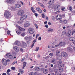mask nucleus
Returning <instances> with one entry per match:
<instances>
[{"instance_id":"1","label":"nucleus","mask_w":75,"mask_h":75,"mask_svg":"<svg viewBox=\"0 0 75 75\" xmlns=\"http://www.w3.org/2000/svg\"><path fill=\"white\" fill-rule=\"evenodd\" d=\"M15 25L16 27H17L18 28H19L20 30H18L16 31V33H17V34H20L21 33V31H25V29L24 28H22L20 27V26L18 25H17L16 23L15 24Z\"/></svg>"},{"instance_id":"2","label":"nucleus","mask_w":75,"mask_h":75,"mask_svg":"<svg viewBox=\"0 0 75 75\" xmlns=\"http://www.w3.org/2000/svg\"><path fill=\"white\" fill-rule=\"evenodd\" d=\"M11 15V13L8 10H7L5 11L4 13V16L5 18H8Z\"/></svg>"},{"instance_id":"3","label":"nucleus","mask_w":75,"mask_h":75,"mask_svg":"<svg viewBox=\"0 0 75 75\" xmlns=\"http://www.w3.org/2000/svg\"><path fill=\"white\" fill-rule=\"evenodd\" d=\"M6 56L8 58L11 59H14V57L10 53H8L6 54Z\"/></svg>"},{"instance_id":"4","label":"nucleus","mask_w":75,"mask_h":75,"mask_svg":"<svg viewBox=\"0 0 75 75\" xmlns=\"http://www.w3.org/2000/svg\"><path fill=\"white\" fill-rule=\"evenodd\" d=\"M59 7H60V5H56L54 8V10H58L56 12V13H60V11H59Z\"/></svg>"},{"instance_id":"5","label":"nucleus","mask_w":75,"mask_h":75,"mask_svg":"<svg viewBox=\"0 0 75 75\" xmlns=\"http://www.w3.org/2000/svg\"><path fill=\"white\" fill-rule=\"evenodd\" d=\"M28 30L30 34H34L35 32L34 29L33 28H30L28 29Z\"/></svg>"},{"instance_id":"6","label":"nucleus","mask_w":75,"mask_h":75,"mask_svg":"<svg viewBox=\"0 0 75 75\" xmlns=\"http://www.w3.org/2000/svg\"><path fill=\"white\" fill-rule=\"evenodd\" d=\"M23 14H24V11L23 10L19 11L17 13L18 16H21Z\"/></svg>"},{"instance_id":"7","label":"nucleus","mask_w":75,"mask_h":75,"mask_svg":"<svg viewBox=\"0 0 75 75\" xmlns=\"http://www.w3.org/2000/svg\"><path fill=\"white\" fill-rule=\"evenodd\" d=\"M62 56H63V57L65 58L68 57V54L66 52H62L61 54Z\"/></svg>"},{"instance_id":"8","label":"nucleus","mask_w":75,"mask_h":75,"mask_svg":"<svg viewBox=\"0 0 75 75\" xmlns=\"http://www.w3.org/2000/svg\"><path fill=\"white\" fill-rule=\"evenodd\" d=\"M56 20H60L62 19V16L60 15H58L56 16Z\"/></svg>"},{"instance_id":"9","label":"nucleus","mask_w":75,"mask_h":75,"mask_svg":"<svg viewBox=\"0 0 75 75\" xmlns=\"http://www.w3.org/2000/svg\"><path fill=\"white\" fill-rule=\"evenodd\" d=\"M27 18V15H24L21 17L20 20H24Z\"/></svg>"},{"instance_id":"10","label":"nucleus","mask_w":75,"mask_h":75,"mask_svg":"<svg viewBox=\"0 0 75 75\" xmlns=\"http://www.w3.org/2000/svg\"><path fill=\"white\" fill-rule=\"evenodd\" d=\"M14 7L16 8H18L21 7V4H17L15 5Z\"/></svg>"},{"instance_id":"11","label":"nucleus","mask_w":75,"mask_h":75,"mask_svg":"<svg viewBox=\"0 0 75 75\" xmlns=\"http://www.w3.org/2000/svg\"><path fill=\"white\" fill-rule=\"evenodd\" d=\"M2 62L4 65H6L7 63V60L5 59H3L2 60Z\"/></svg>"},{"instance_id":"12","label":"nucleus","mask_w":75,"mask_h":75,"mask_svg":"<svg viewBox=\"0 0 75 75\" xmlns=\"http://www.w3.org/2000/svg\"><path fill=\"white\" fill-rule=\"evenodd\" d=\"M25 39L28 41H31V39H32V37L31 36H30L29 37H26L25 38Z\"/></svg>"},{"instance_id":"13","label":"nucleus","mask_w":75,"mask_h":75,"mask_svg":"<svg viewBox=\"0 0 75 75\" xmlns=\"http://www.w3.org/2000/svg\"><path fill=\"white\" fill-rule=\"evenodd\" d=\"M66 35L67 37H69L71 35V30L69 31L67 33Z\"/></svg>"},{"instance_id":"14","label":"nucleus","mask_w":75,"mask_h":75,"mask_svg":"<svg viewBox=\"0 0 75 75\" xmlns=\"http://www.w3.org/2000/svg\"><path fill=\"white\" fill-rule=\"evenodd\" d=\"M13 49L14 50L16 51V52H18L19 51V49L16 46H14L13 47Z\"/></svg>"},{"instance_id":"15","label":"nucleus","mask_w":75,"mask_h":75,"mask_svg":"<svg viewBox=\"0 0 75 75\" xmlns=\"http://www.w3.org/2000/svg\"><path fill=\"white\" fill-rule=\"evenodd\" d=\"M8 9L10 10H11V11H15V8L14 6L9 7Z\"/></svg>"},{"instance_id":"16","label":"nucleus","mask_w":75,"mask_h":75,"mask_svg":"<svg viewBox=\"0 0 75 75\" xmlns=\"http://www.w3.org/2000/svg\"><path fill=\"white\" fill-rule=\"evenodd\" d=\"M65 44H66V43L65 42H61L59 43V45H60L61 47H64L65 45Z\"/></svg>"},{"instance_id":"17","label":"nucleus","mask_w":75,"mask_h":75,"mask_svg":"<svg viewBox=\"0 0 75 75\" xmlns=\"http://www.w3.org/2000/svg\"><path fill=\"white\" fill-rule=\"evenodd\" d=\"M30 25V23L28 22H27L26 23L24 24V26L25 27H28Z\"/></svg>"},{"instance_id":"18","label":"nucleus","mask_w":75,"mask_h":75,"mask_svg":"<svg viewBox=\"0 0 75 75\" xmlns=\"http://www.w3.org/2000/svg\"><path fill=\"white\" fill-rule=\"evenodd\" d=\"M15 44L18 46H20L21 45V43L20 42L18 41H16L15 42Z\"/></svg>"},{"instance_id":"19","label":"nucleus","mask_w":75,"mask_h":75,"mask_svg":"<svg viewBox=\"0 0 75 75\" xmlns=\"http://www.w3.org/2000/svg\"><path fill=\"white\" fill-rule=\"evenodd\" d=\"M42 71L44 74H46L48 73V69H42Z\"/></svg>"},{"instance_id":"20","label":"nucleus","mask_w":75,"mask_h":75,"mask_svg":"<svg viewBox=\"0 0 75 75\" xmlns=\"http://www.w3.org/2000/svg\"><path fill=\"white\" fill-rule=\"evenodd\" d=\"M69 40L70 41H74V42H75V38L73 37H70L69 38Z\"/></svg>"},{"instance_id":"21","label":"nucleus","mask_w":75,"mask_h":75,"mask_svg":"<svg viewBox=\"0 0 75 75\" xmlns=\"http://www.w3.org/2000/svg\"><path fill=\"white\" fill-rule=\"evenodd\" d=\"M55 74L56 75H58L59 74V72H58V70L57 69H55L54 70Z\"/></svg>"},{"instance_id":"22","label":"nucleus","mask_w":75,"mask_h":75,"mask_svg":"<svg viewBox=\"0 0 75 75\" xmlns=\"http://www.w3.org/2000/svg\"><path fill=\"white\" fill-rule=\"evenodd\" d=\"M67 8H69V10L70 11H72V6H68Z\"/></svg>"},{"instance_id":"23","label":"nucleus","mask_w":75,"mask_h":75,"mask_svg":"<svg viewBox=\"0 0 75 75\" xmlns=\"http://www.w3.org/2000/svg\"><path fill=\"white\" fill-rule=\"evenodd\" d=\"M27 46V45L26 43L24 42H22V47H25Z\"/></svg>"},{"instance_id":"24","label":"nucleus","mask_w":75,"mask_h":75,"mask_svg":"<svg viewBox=\"0 0 75 75\" xmlns=\"http://www.w3.org/2000/svg\"><path fill=\"white\" fill-rule=\"evenodd\" d=\"M36 10L39 12V13H42V10H41V9H40L39 8H36Z\"/></svg>"},{"instance_id":"25","label":"nucleus","mask_w":75,"mask_h":75,"mask_svg":"<svg viewBox=\"0 0 75 75\" xmlns=\"http://www.w3.org/2000/svg\"><path fill=\"white\" fill-rule=\"evenodd\" d=\"M52 62L53 64H56L57 63V60L55 59H53L52 61Z\"/></svg>"},{"instance_id":"26","label":"nucleus","mask_w":75,"mask_h":75,"mask_svg":"<svg viewBox=\"0 0 75 75\" xmlns=\"http://www.w3.org/2000/svg\"><path fill=\"white\" fill-rule=\"evenodd\" d=\"M38 4H39V5H40V6H41V7H43V8H45V6L42 4H41L39 2H38Z\"/></svg>"},{"instance_id":"27","label":"nucleus","mask_w":75,"mask_h":75,"mask_svg":"<svg viewBox=\"0 0 75 75\" xmlns=\"http://www.w3.org/2000/svg\"><path fill=\"white\" fill-rule=\"evenodd\" d=\"M7 3H13V0H8L6 1H5Z\"/></svg>"},{"instance_id":"28","label":"nucleus","mask_w":75,"mask_h":75,"mask_svg":"<svg viewBox=\"0 0 75 75\" xmlns=\"http://www.w3.org/2000/svg\"><path fill=\"white\" fill-rule=\"evenodd\" d=\"M35 70L37 72H38V71H40V68L38 67H35Z\"/></svg>"},{"instance_id":"29","label":"nucleus","mask_w":75,"mask_h":75,"mask_svg":"<svg viewBox=\"0 0 75 75\" xmlns=\"http://www.w3.org/2000/svg\"><path fill=\"white\" fill-rule=\"evenodd\" d=\"M47 31L49 32H52L54 31V30L51 28H48L47 29Z\"/></svg>"},{"instance_id":"30","label":"nucleus","mask_w":75,"mask_h":75,"mask_svg":"<svg viewBox=\"0 0 75 75\" xmlns=\"http://www.w3.org/2000/svg\"><path fill=\"white\" fill-rule=\"evenodd\" d=\"M60 53V51L59 50H57L56 51V55H57V56H58L59 55V54Z\"/></svg>"},{"instance_id":"31","label":"nucleus","mask_w":75,"mask_h":75,"mask_svg":"<svg viewBox=\"0 0 75 75\" xmlns=\"http://www.w3.org/2000/svg\"><path fill=\"white\" fill-rule=\"evenodd\" d=\"M67 23V20H64V21H63V24H66Z\"/></svg>"},{"instance_id":"32","label":"nucleus","mask_w":75,"mask_h":75,"mask_svg":"<svg viewBox=\"0 0 75 75\" xmlns=\"http://www.w3.org/2000/svg\"><path fill=\"white\" fill-rule=\"evenodd\" d=\"M19 72L21 73V74H23V73H24V71L21 69L19 70Z\"/></svg>"},{"instance_id":"33","label":"nucleus","mask_w":75,"mask_h":75,"mask_svg":"<svg viewBox=\"0 0 75 75\" xmlns=\"http://www.w3.org/2000/svg\"><path fill=\"white\" fill-rule=\"evenodd\" d=\"M67 50L69 52L70 51H71L72 50V48H71L70 47H68L67 48Z\"/></svg>"},{"instance_id":"34","label":"nucleus","mask_w":75,"mask_h":75,"mask_svg":"<svg viewBox=\"0 0 75 75\" xmlns=\"http://www.w3.org/2000/svg\"><path fill=\"white\" fill-rule=\"evenodd\" d=\"M23 67L22 68L23 69H24V67H25V66H26V62H24L23 63Z\"/></svg>"},{"instance_id":"35","label":"nucleus","mask_w":75,"mask_h":75,"mask_svg":"<svg viewBox=\"0 0 75 75\" xmlns=\"http://www.w3.org/2000/svg\"><path fill=\"white\" fill-rule=\"evenodd\" d=\"M31 9L33 13H35V11L34 9V8L32 7L31 8Z\"/></svg>"},{"instance_id":"36","label":"nucleus","mask_w":75,"mask_h":75,"mask_svg":"<svg viewBox=\"0 0 75 75\" xmlns=\"http://www.w3.org/2000/svg\"><path fill=\"white\" fill-rule=\"evenodd\" d=\"M59 71L60 72H62L63 71V69L62 68H60L59 69Z\"/></svg>"},{"instance_id":"37","label":"nucleus","mask_w":75,"mask_h":75,"mask_svg":"<svg viewBox=\"0 0 75 75\" xmlns=\"http://www.w3.org/2000/svg\"><path fill=\"white\" fill-rule=\"evenodd\" d=\"M62 34L63 35H65L66 34V31H63Z\"/></svg>"},{"instance_id":"38","label":"nucleus","mask_w":75,"mask_h":75,"mask_svg":"<svg viewBox=\"0 0 75 75\" xmlns=\"http://www.w3.org/2000/svg\"><path fill=\"white\" fill-rule=\"evenodd\" d=\"M52 20L53 21H55V17L54 16L52 17Z\"/></svg>"},{"instance_id":"39","label":"nucleus","mask_w":75,"mask_h":75,"mask_svg":"<svg viewBox=\"0 0 75 75\" xmlns=\"http://www.w3.org/2000/svg\"><path fill=\"white\" fill-rule=\"evenodd\" d=\"M59 67H64V64H61L59 66Z\"/></svg>"},{"instance_id":"40","label":"nucleus","mask_w":75,"mask_h":75,"mask_svg":"<svg viewBox=\"0 0 75 75\" xmlns=\"http://www.w3.org/2000/svg\"><path fill=\"white\" fill-rule=\"evenodd\" d=\"M39 47H36V50H35L34 51H38V50H39Z\"/></svg>"},{"instance_id":"41","label":"nucleus","mask_w":75,"mask_h":75,"mask_svg":"<svg viewBox=\"0 0 75 75\" xmlns=\"http://www.w3.org/2000/svg\"><path fill=\"white\" fill-rule=\"evenodd\" d=\"M57 59H59V60H60V59H62V56H60L59 57H58Z\"/></svg>"},{"instance_id":"42","label":"nucleus","mask_w":75,"mask_h":75,"mask_svg":"<svg viewBox=\"0 0 75 75\" xmlns=\"http://www.w3.org/2000/svg\"><path fill=\"white\" fill-rule=\"evenodd\" d=\"M49 2H50L51 3H53L54 2V0H50Z\"/></svg>"},{"instance_id":"43","label":"nucleus","mask_w":75,"mask_h":75,"mask_svg":"<svg viewBox=\"0 0 75 75\" xmlns=\"http://www.w3.org/2000/svg\"><path fill=\"white\" fill-rule=\"evenodd\" d=\"M49 55L51 57H52L53 56V53H51L49 54Z\"/></svg>"},{"instance_id":"44","label":"nucleus","mask_w":75,"mask_h":75,"mask_svg":"<svg viewBox=\"0 0 75 75\" xmlns=\"http://www.w3.org/2000/svg\"><path fill=\"white\" fill-rule=\"evenodd\" d=\"M58 64H60L61 63H62V62L61 61H59L58 62Z\"/></svg>"},{"instance_id":"45","label":"nucleus","mask_w":75,"mask_h":75,"mask_svg":"<svg viewBox=\"0 0 75 75\" xmlns=\"http://www.w3.org/2000/svg\"><path fill=\"white\" fill-rule=\"evenodd\" d=\"M22 21H19L18 22V24H22Z\"/></svg>"},{"instance_id":"46","label":"nucleus","mask_w":75,"mask_h":75,"mask_svg":"<svg viewBox=\"0 0 75 75\" xmlns=\"http://www.w3.org/2000/svg\"><path fill=\"white\" fill-rule=\"evenodd\" d=\"M7 34L8 35H9L10 34V31L9 30H8L7 32Z\"/></svg>"},{"instance_id":"47","label":"nucleus","mask_w":75,"mask_h":75,"mask_svg":"<svg viewBox=\"0 0 75 75\" xmlns=\"http://www.w3.org/2000/svg\"><path fill=\"white\" fill-rule=\"evenodd\" d=\"M42 18H44V17H45V15H44V14H42Z\"/></svg>"},{"instance_id":"48","label":"nucleus","mask_w":75,"mask_h":75,"mask_svg":"<svg viewBox=\"0 0 75 75\" xmlns=\"http://www.w3.org/2000/svg\"><path fill=\"white\" fill-rule=\"evenodd\" d=\"M64 9H65V7H63L62 8V11H64L65 10Z\"/></svg>"},{"instance_id":"49","label":"nucleus","mask_w":75,"mask_h":75,"mask_svg":"<svg viewBox=\"0 0 75 75\" xmlns=\"http://www.w3.org/2000/svg\"><path fill=\"white\" fill-rule=\"evenodd\" d=\"M59 44L58 45H55V47H59Z\"/></svg>"},{"instance_id":"50","label":"nucleus","mask_w":75,"mask_h":75,"mask_svg":"<svg viewBox=\"0 0 75 75\" xmlns=\"http://www.w3.org/2000/svg\"><path fill=\"white\" fill-rule=\"evenodd\" d=\"M11 69L13 70H15V67H11Z\"/></svg>"},{"instance_id":"51","label":"nucleus","mask_w":75,"mask_h":75,"mask_svg":"<svg viewBox=\"0 0 75 75\" xmlns=\"http://www.w3.org/2000/svg\"><path fill=\"white\" fill-rule=\"evenodd\" d=\"M34 44H35L34 43H33V44L31 46V48H33V47H34Z\"/></svg>"},{"instance_id":"52","label":"nucleus","mask_w":75,"mask_h":75,"mask_svg":"<svg viewBox=\"0 0 75 75\" xmlns=\"http://www.w3.org/2000/svg\"><path fill=\"white\" fill-rule=\"evenodd\" d=\"M25 35V33H23L21 34L22 36H24Z\"/></svg>"},{"instance_id":"53","label":"nucleus","mask_w":75,"mask_h":75,"mask_svg":"<svg viewBox=\"0 0 75 75\" xmlns=\"http://www.w3.org/2000/svg\"><path fill=\"white\" fill-rule=\"evenodd\" d=\"M39 37V34H37L36 37V38L37 39Z\"/></svg>"},{"instance_id":"54","label":"nucleus","mask_w":75,"mask_h":75,"mask_svg":"<svg viewBox=\"0 0 75 75\" xmlns=\"http://www.w3.org/2000/svg\"><path fill=\"white\" fill-rule=\"evenodd\" d=\"M36 41H37V40H34L33 42V43H34V44H35V42Z\"/></svg>"},{"instance_id":"55","label":"nucleus","mask_w":75,"mask_h":75,"mask_svg":"<svg viewBox=\"0 0 75 75\" xmlns=\"http://www.w3.org/2000/svg\"><path fill=\"white\" fill-rule=\"evenodd\" d=\"M10 71H11V70L10 69H8L7 70V73H9V72H10Z\"/></svg>"},{"instance_id":"56","label":"nucleus","mask_w":75,"mask_h":75,"mask_svg":"<svg viewBox=\"0 0 75 75\" xmlns=\"http://www.w3.org/2000/svg\"><path fill=\"white\" fill-rule=\"evenodd\" d=\"M45 26L46 28H48V25H45Z\"/></svg>"},{"instance_id":"57","label":"nucleus","mask_w":75,"mask_h":75,"mask_svg":"<svg viewBox=\"0 0 75 75\" xmlns=\"http://www.w3.org/2000/svg\"><path fill=\"white\" fill-rule=\"evenodd\" d=\"M75 33V30H73V31L72 32V35H73V34H74V33Z\"/></svg>"},{"instance_id":"58","label":"nucleus","mask_w":75,"mask_h":75,"mask_svg":"<svg viewBox=\"0 0 75 75\" xmlns=\"http://www.w3.org/2000/svg\"><path fill=\"white\" fill-rule=\"evenodd\" d=\"M20 50L21 51V52H23V49L22 48H20Z\"/></svg>"},{"instance_id":"59","label":"nucleus","mask_w":75,"mask_h":75,"mask_svg":"<svg viewBox=\"0 0 75 75\" xmlns=\"http://www.w3.org/2000/svg\"><path fill=\"white\" fill-rule=\"evenodd\" d=\"M59 22L60 23H63V21L62 20H61L59 21Z\"/></svg>"},{"instance_id":"60","label":"nucleus","mask_w":75,"mask_h":75,"mask_svg":"<svg viewBox=\"0 0 75 75\" xmlns=\"http://www.w3.org/2000/svg\"><path fill=\"white\" fill-rule=\"evenodd\" d=\"M35 15L36 16V17H37V16H38V14L36 13H35Z\"/></svg>"},{"instance_id":"61","label":"nucleus","mask_w":75,"mask_h":75,"mask_svg":"<svg viewBox=\"0 0 75 75\" xmlns=\"http://www.w3.org/2000/svg\"><path fill=\"white\" fill-rule=\"evenodd\" d=\"M38 40H41V37H39L38 38Z\"/></svg>"},{"instance_id":"62","label":"nucleus","mask_w":75,"mask_h":75,"mask_svg":"<svg viewBox=\"0 0 75 75\" xmlns=\"http://www.w3.org/2000/svg\"><path fill=\"white\" fill-rule=\"evenodd\" d=\"M29 75H33V73L31 72L30 73Z\"/></svg>"},{"instance_id":"63","label":"nucleus","mask_w":75,"mask_h":75,"mask_svg":"<svg viewBox=\"0 0 75 75\" xmlns=\"http://www.w3.org/2000/svg\"><path fill=\"white\" fill-rule=\"evenodd\" d=\"M52 5H50L48 7L49 8H51L52 7H51Z\"/></svg>"},{"instance_id":"64","label":"nucleus","mask_w":75,"mask_h":75,"mask_svg":"<svg viewBox=\"0 0 75 75\" xmlns=\"http://www.w3.org/2000/svg\"><path fill=\"white\" fill-rule=\"evenodd\" d=\"M2 75H7V74L6 73H3L2 74Z\"/></svg>"}]
</instances>
